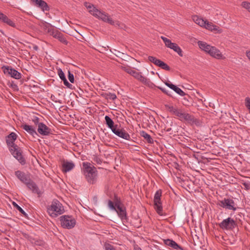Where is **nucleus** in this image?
Segmentation results:
<instances>
[{
  "mask_svg": "<svg viewBox=\"0 0 250 250\" xmlns=\"http://www.w3.org/2000/svg\"><path fill=\"white\" fill-rule=\"evenodd\" d=\"M42 0H31V1H32L34 3V4L36 5V6H38V5H39V4L40 3V2L42 1Z\"/></svg>",
  "mask_w": 250,
  "mask_h": 250,
  "instance_id": "37998d69",
  "label": "nucleus"
},
{
  "mask_svg": "<svg viewBox=\"0 0 250 250\" xmlns=\"http://www.w3.org/2000/svg\"><path fill=\"white\" fill-rule=\"evenodd\" d=\"M61 226L64 229L73 228L76 223L75 219L71 216L63 215L60 217Z\"/></svg>",
  "mask_w": 250,
  "mask_h": 250,
  "instance_id": "6e6552de",
  "label": "nucleus"
},
{
  "mask_svg": "<svg viewBox=\"0 0 250 250\" xmlns=\"http://www.w3.org/2000/svg\"><path fill=\"white\" fill-rule=\"evenodd\" d=\"M8 17L3 14V13H1L0 12V20L3 21V22H5V21L7 20Z\"/></svg>",
  "mask_w": 250,
  "mask_h": 250,
  "instance_id": "4c0bfd02",
  "label": "nucleus"
},
{
  "mask_svg": "<svg viewBox=\"0 0 250 250\" xmlns=\"http://www.w3.org/2000/svg\"><path fill=\"white\" fill-rule=\"evenodd\" d=\"M103 96L106 99L108 100H114L117 98V96L115 94L110 92L105 93Z\"/></svg>",
  "mask_w": 250,
  "mask_h": 250,
  "instance_id": "c756f323",
  "label": "nucleus"
},
{
  "mask_svg": "<svg viewBox=\"0 0 250 250\" xmlns=\"http://www.w3.org/2000/svg\"><path fill=\"white\" fill-rule=\"evenodd\" d=\"M165 83L167 86L174 90L176 93L179 94L180 95L183 96L184 95V92L180 88L177 87L176 85L171 83L169 82H166Z\"/></svg>",
  "mask_w": 250,
  "mask_h": 250,
  "instance_id": "b1692460",
  "label": "nucleus"
},
{
  "mask_svg": "<svg viewBox=\"0 0 250 250\" xmlns=\"http://www.w3.org/2000/svg\"><path fill=\"white\" fill-rule=\"evenodd\" d=\"M246 55L248 59L250 61V51H247Z\"/></svg>",
  "mask_w": 250,
  "mask_h": 250,
  "instance_id": "a18cd8bd",
  "label": "nucleus"
},
{
  "mask_svg": "<svg viewBox=\"0 0 250 250\" xmlns=\"http://www.w3.org/2000/svg\"><path fill=\"white\" fill-rule=\"evenodd\" d=\"M4 23H6L7 24L11 27H16V24L14 23V22L9 18L7 19V20L5 21Z\"/></svg>",
  "mask_w": 250,
  "mask_h": 250,
  "instance_id": "c9c22d12",
  "label": "nucleus"
},
{
  "mask_svg": "<svg viewBox=\"0 0 250 250\" xmlns=\"http://www.w3.org/2000/svg\"><path fill=\"white\" fill-rule=\"evenodd\" d=\"M29 189L31 190L33 192L39 194L40 191L37 185L31 179L26 184Z\"/></svg>",
  "mask_w": 250,
  "mask_h": 250,
  "instance_id": "412c9836",
  "label": "nucleus"
},
{
  "mask_svg": "<svg viewBox=\"0 0 250 250\" xmlns=\"http://www.w3.org/2000/svg\"><path fill=\"white\" fill-rule=\"evenodd\" d=\"M192 19L195 23H196L200 26L204 28V26L205 25V24L206 23V20H204L203 19L199 17L197 15H194L192 16Z\"/></svg>",
  "mask_w": 250,
  "mask_h": 250,
  "instance_id": "393cba45",
  "label": "nucleus"
},
{
  "mask_svg": "<svg viewBox=\"0 0 250 250\" xmlns=\"http://www.w3.org/2000/svg\"><path fill=\"white\" fill-rule=\"evenodd\" d=\"M161 38L163 41L165 45L167 47L171 49H172L173 51L176 52L180 56L182 57L183 56L182 49L176 43L172 42L169 39L164 36H161Z\"/></svg>",
  "mask_w": 250,
  "mask_h": 250,
  "instance_id": "9b49d317",
  "label": "nucleus"
},
{
  "mask_svg": "<svg viewBox=\"0 0 250 250\" xmlns=\"http://www.w3.org/2000/svg\"><path fill=\"white\" fill-rule=\"evenodd\" d=\"M37 6L40 7L43 11H47L49 10V6L47 3L42 0L40 2Z\"/></svg>",
  "mask_w": 250,
  "mask_h": 250,
  "instance_id": "cd10ccee",
  "label": "nucleus"
},
{
  "mask_svg": "<svg viewBox=\"0 0 250 250\" xmlns=\"http://www.w3.org/2000/svg\"><path fill=\"white\" fill-rule=\"evenodd\" d=\"M160 89H161V90H162L163 92H166V90H165L164 89H163V88H160Z\"/></svg>",
  "mask_w": 250,
  "mask_h": 250,
  "instance_id": "09e8293b",
  "label": "nucleus"
},
{
  "mask_svg": "<svg viewBox=\"0 0 250 250\" xmlns=\"http://www.w3.org/2000/svg\"><path fill=\"white\" fill-rule=\"evenodd\" d=\"M112 132L118 137L126 140H129L130 136L129 134L124 129H120L117 127L112 129Z\"/></svg>",
  "mask_w": 250,
  "mask_h": 250,
  "instance_id": "f3484780",
  "label": "nucleus"
},
{
  "mask_svg": "<svg viewBox=\"0 0 250 250\" xmlns=\"http://www.w3.org/2000/svg\"><path fill=\"white\" fill-rule=\"evenodd\" d=\"M35 124L38 125V132L42 136H47L51 133V129L43 123H39V119L36 118L34 120Z\"/></svg>",
  "mask_w": 250,
  "mask_h": 250,
  "instance_id": "f8f14e48",
  "label": "nucleus"
},
{
  "mask_svg": "<svg viewBox=\"0 0 250 250\" xmlns=\"http://www.w3.org/2000/svg\"><path fill=\"white\" fill-rule=\"evenodd\" d=\"M136 250H142L140 248L138 247L136 249Z\"/></svg>",
  "mask_w": 250,
  "mask_h": 250,
  "instance_id": "de8ad7c7",
  "label": "nucleus"
},
{
  "mask_svg": "<svg viewBox=\"0 0 250 250\" xmlns=\"http://www.w3.org/2000/svg\"><path fill=\"white\" fill-rule=\"evenodd\" d=\"M75 165L72 162L64 161L62 164V171L67 172L72 170Z\"/></svg>",
  "mask_w": 250,
  "mask_h": 250,
  "instance_id": "5701e85b",
  "label": "nucleus"
},
{
  "mask_svg": "<svg viewBox=\"0 0 250 250\" xmlns=\"http://www.w3.org/2000/svg\"><path fill=\"white\" fill-rule=\"evenodd\" d=\"M162 196V190L159 189L157 190L154 196V208L158 213L160 215H163V208L162 206V203L161 202V197Z\"/></svg>",
  "mask_w": 250,
  "mask_h": 250,
  "instance_id": "9d476101",
  "label": "nucleus"
},
{
  "mask_svg": "<svg viewBox=\"0 0 250 250\" xmlns=\"http://www.w3.org/2000/svg\"><path fill=\"white\" fill-rule=\"evenodd\" d=\"M217 205L223 208L228 210L235 211L237 209L236 204L234 201L230 198H224L219 201Z\"/></svg>",
  "mask_w": 250,
  "mask_h": 250,
  "instance_id": "1a4fd4ad",
  "label": "nucleus"
},
{
  "mask_svg": "<svg viewBox=\"0 0 250 250\" xmlns=\"http://www.w3.org/2000/svg\"><path fill=\"white\" fill-rule=\"evenodd\" d=\"M21 127L34 137L38 135L35 128L32 125L24 124L21 125Z\"/></svg>",
  "mask_w": 250,
  "mask_h": 250,
  "instance_id": "aec40b11",
  "label": "nucleus"
},
{
  "mask_svg": "<svg viewBox=\"0 0 250 250\" xmlns=\"http://www.w3.org/2000/svg\"><path fill=\"white\" fill-rule=\"evenodd\" d=\"M141 136L144 137L148 143H153V140L152 139L151 137L148 133L146 132L145 131H142L141 133Z\"/></svg>",
  "mask_w": 250,
  "mask_h": 250,
  "instance_id": "c85d7f7f",
  "label": "nucleus"
},
{
  "mask_svg": "<svg viewBox=\"0 0 250 250\" xmlns=\"http://www.w3.org/2000/svg\"><path fill=\"white\" fill-rule=\"evenodd\" d=\"M2 69L5 75L10 76L15 79H20L21 78V74L16 69L9 66H3Z\"/></svg>",
  "mask_w": 250,
  "mask_h": 250,
  "instance_id": "ddd939ff",
  "label": "nucleus"
},
{
  "mask_svg": "<svg viewBox=\"0 0 250 250\" xmlns=\"http://www.w3.org/2000/svg\"><path fill=\"white\" fill-rule=\"evenodd\" d=\"M241 6L247 9L250 13V2L247 1H243L241 3Z\"/></svg>",
  "mask_w": 250,
  "mask_h": 250,
  "instance_id": "2f4dec72",
  "label": "nucleus"
},
{
  "mask_svg": "<svg viewBox=\"0 0 250 250\" xmlns=\"http://www.w3.org/2000/svg\"><path fill=\"white\" fill-rule=\"evenodd\" d=\"M17 135L15 133H11L7 137L6 143L9 146V149L13 156L22 165L25 163L21 153L18 149V146L14 144V142L17 139Z\"/></svg>",
  "mask_w": 250,
  "mask_h": 250,
  "instance_id": "f03ea898",
  "label": "nucleus"
},
{
  "mask_svg": "<svg viewBox=\"0 0 250 250\" xmlns=\"http://www.w3.org/2000/svg\"><path fill=\"white\" fill-rule=\"evenodd\" d=\"M117 206H119V205L117 204L114 205V203L110 200H109L108 202V207L111 210H115V209L117 208Z\"/></svg>",
  "mask_w": 250,
  "mask_h": 250,
  "instance_id": "7c9ffc66",
  "label": "nucleus"
},
{
  "mask_svg": "<svg viewBox=\"0 0 250 250\" xmlns=\"http://www.w3.org/2000/svg\"><path fill=\"white\" fill-rule=\"evenodd\" d=\"M68 78L69 80V81L71 83H74V75L73 74L71 73L69 71H68Z\"/></svg>",
  "mask_w": 250,
  "mask_h": 250,
  "instance_id": "58836bf2",
  "label": "nucleus"
},
{
  "mask_svg": "<svg viewBox=\"0 0 250 250\" xmlns=\"http://www.w3.org/2000/svg\"><path fill=\"white\" fill-rule=\"evenodd\" d=\"M62 81L63 82V84L67 87H70V86H72V85L68 82L66 78L62 80Z\"/></svg>",
  "mask_w": 250,
  "mask_h": 250,
  "instance_id": "79ce46f5",
  "label": "nucleus"
},
{
  "mask_svg": "<svg viewBox=\"0 0 250 250\" xmlns=\"http://www.w3.org/2000/svg\"><path fill=\"white\" fill-rule=\"evenodd\" d=\"M165 244L176 250H182V248L178 245L174 241L171 239H166L164 240Z\"/></svg>",
  "mask_w": 250,
  "mask_h": 250,
  "instance_id": "4be33fe9",
  "label": "nucleus"
},
{
  "mask_svg": "<svg viewBox=\"0 0 250 250\" xmlns=\"http://www.w3.org/2000/svg\"><path fill=\"white\" fill-rule=\"evenodd\" d=\"M204 28L213 32L215 33L220 34L223 32V30L220 28L219 26L214 24L213 23L209 22L206 20Z\"/></svg>",
  "mask_w": 250,
  "mask_h": 250,
  "instance_id": "a211bd4d",
  "label": "nucleus"
},
{
  "mask_svg": "<svg viewBox=\"0 0 250 250\" xmlns=\"http://www.w3.org/2000/svg\"><path fill=\"white\" fill-rule=\"evenodd\" d=\"M235 226L236 223L235 221L230 217H228V218L223 220L219 224V227L223 229H232L235 227Z\"/></svg>",
  "mask_w": 250,
  "mask_h": 250,
  "instance_id": "4468645a",
  "label": "nucleus"
},
{
  "mask_svg": "<svg viewBox=\"0 0 250 250\" xmlns=\"http://www.w3.org/2000/svg\"><path fill=\"white\" fill-rule=\"evenodd\" d=\"M95 161L99 164H100L102 162V161L98 158L96 157L95 159Z\"/></svg>",
  "mask_w": 250,
  "mask_h": 250,
  "instance_id": "c03bdc74",
  "label": "nucleus"
},
{
  "mask_svg": "<svg viewBox=\"0 0 250 250\" xmlns=\"http://www.w3.org/2000/svg\"><path fill=\"white\" fill-rule=\"evenodd\" d=\"M58 74L60 77V78L62 80L65 78V76L64 73L62 71V69L61 68L58 69Z\"/></svg>",
  "mask_w": 250,
  "mask_h": 250,
  "instance_id": "f704fd0d",
  "label": "nucleus"
},
{
  "mask_svg": "<svg viewBox=\"0 0 250 250\" xmlns=\"http://www.w3.org/2000/svg\"><path fill=\"white\" fill-rule=\"evenodd\" d=\"M104 247L105 250H116L115 248L109 243H105Z\"/></svg>",
  "mask_w": 250,
  "mask_h": 250,
  "instance_id": "473e14b6",
  "label": "nucleus"
},
{
  "mask_svg": "<svg viewBox=\"0 0 250 250\" xmlns=\"http://www.w3.org/2000/svg\"><path fill=\"white\" fill-rule=\"evenodd\" d=\"M148 59L151 62L154 63L156 66H159L163 69L166 70H170V67L167 64L154 57L149 56Z\"/></svg>",
  "mask_w": 250,
  "mask_h": 250,
  "instance_id": "dca6fc26",
  "label": "nucleus"
},
{
  "mask_svg": "<svg viewBox=\"0 0 250 250\" xmlns=\"http://www.w3.org/2000/svg\"><path fill=\"white\" fill-rule=\"evenodd\" d=\"M166 109L173 115L176 116L181 121H192V118L189 114L184 112L172 104L165 105Z\"/></svg>",
  "mask_w": 250,
  "mask_h": 250,
  "instance_id": "423d86ee",
  "label": "nucleus"
},
{
  "mask_svg": "<svg viewBox=\"0 0 250 250\" xmlns=\"http://www.w3.org/2000/svg\"><path fill=\"white\" fill-rule=\"evenodd\" d=\"M62 81L63 82V84L67 87H70V86H72V85L68 82L66 78L62 80Z\"/></svg>",
  "mask_w": 250,
  "mask_h": 250,
  "instance_id": "a19ab883",
  "label": "nucleus"
},
{
  "mask_svg": "<svg viewBox=\"0 0 250 250\" xmlns=\"http://www.w3.org/2000/svg\"><path fill=\"white\" fill-rule=\"evenodd\" d=\"M48 32L52 35L54 38L58 39L61 42L67 44V42L63 37L62 34L59 31L54 29L52 27L48 28Z\"/></svg>",
  "mask_w": 250,
  "mask_h": 250,
  "instance_id": "2eb2a0df",
  "label": "nucleus"
},
{
  "mask_svg": "<svg viewBox=\"0 0 250 250\" xmlns=\"http://www.w3.org/2000/svg\"><path fill=\"white\" fill-rule=\"evenodd\" d=\"M245 104L246 107L248 108L250 113V98L247 97L245 99Z\"/></svg>",
  "mask_w": 250,
  "mask_h": 250,
  "instance_id": "e433bc0d",
  "label": "nucleus"
},
{
  "mask_svg": "<svg viewBox=\"0 0 250 250\" xmlns=\"http://www.w3.org/2000/svg\"><path fill=\"white\" fill-rule=\"evenodd\" d=\"M16 177L22 183L26 184L30 180V177L28 174L18 170L15 172Z\"/></svg>",
  "mask_w": 250,
  "mask_h": 250,
  "instance_id": "6ab92c4d",
  "label": "nucleus"
},
{
  "mask_svg": "<svg viewBox=\"0 0 250 250\" xmlns=\"http://www.w3.org/2000/svg\"><path fill=\"white\" fill-rule=\"evenodd\" d=\"M48 214L53 218H55L64 212V209L62 204L58 200H53L51 204L47 207Z\"/></svg>",
  "mask_w": 250,
  "mask_h": 250,
  "instance_id": "39448f33",
  "label": "nucleus"
},
{
  "mask_svg": "<svg viewBox=\"0 0 250 250\" xmlns=\"http://www.w3.org/2000/svg\"><path fill=\"white\" fill-rule=\"evenodd\" d=\"M115 211H116L118 216L122 220H124L126 218V212L125 209L119 205L117 206V208Z\"/></svg>",
  "mask_w": 250,
  "mask_h": 250,
  "instance_id": "a878e982",
  "label": "nucleus"
},
{
  "mask_svg": "<svg viewBox=\"0 0 250 250\" xmlns=\"http://www.w3.org/2000/svg\"><path fill=\"white\" fill-rule=\"evenodd\" d=\"M244 186H245V188H246V189H249L250 187H249V185H248V184H246V183H245V184H244Z\"/></svg>",
  "mask_w": 250,
  "mask_h": 250,
  "instance_id": "49530a36",
  "label": "nucleus"
},
{
  "mask_svg": "<svg viewBox=\"0 0 250 250\" xmlns=\"http://www.w3.org/2000/svg\"><path fill=\"white\" fill-rule=\"evenodd\" d=\"M84 5L88 10L89 13L96 18L111 25L123 28V24L120 23L118 21L113 20L107 14L97 9L93 4L85 2Z\"/></svg>",
  "mask_w": 250,
  "mask_h": 250,
  "instance_id": "f257e3e1",
  "label": "nucleus"
},
{
  "mask_svg": "<svg viewBox=\"0 0 250 250\" xmlns=\"http://www.w3.org/2000/svg\"><path fill=\"white\" fill-rule=\"evenodd\" d=\"M113 53L116 56H117L118 57L121 58H123V57H124L125 56V54L124 53L121 52L116 49L114 50Z\"/></svg>",
  "mask_w": 250,
  "mask_h": 250,
  "instance_id": "72a5a7b5",
  "label": "nucleus"
},
{
  "mask_svg": "<svg viewBox=\"0 0 250 250\" xmlns=\"http://www.w3.org/2000/svg\"><path fill=\"white\" fill-rule=\"evenodd\" d=\"M122 68L127 73L129 74L143 83L148 85L152 84L149 79L142 76L141 73H139L129 67H122Z\"/></svg>",
  "mask_w": 250,
  "mask_h": 250,
  "instance_id": "0eeeda50",
  "label": "nucleus"
},
{
  "mask_svg": "<svg viewBox=\"0 0 250 250\" xmlns=\"http://www.w3.org/2000/svg\"><path fill=\"white\" fill-rule=\"evenodd\" d=\"M13 205L14 206V207H15L21 213H25V212L24 211V210L22 209V208L20 207L18 205H17L16 203L14 202L13 203Z\"/></svg>",
  "mask_w": 250,
  "mask_h": 250,
  "instance_id": "ea45409f",
  "label": "nucleus"
},
{
  "mask_svg": "<svg viewBox=\"0 0 250 250\" xmlns=\"http://www.w3.org/2000/svg\"><path fill=\"white\" fill-rule=\"evenodd\" d=\"M198 45L203 51L208 54L211 57L218 60H225L226 56L221 51L215 46L207 44L206 42L199 41Z\"/></svg>",
  "mask_w": 250,
  "mask_h": 250,
  "instance_id": "7ed1b4c3",
  "label": "nucleus"
},
{
  "mask_svg": "<svg viewBox=\"0 0 250 250\" xmlns=\"http://www.w3.org/2000/svg\"><path fill=\"white\" fill-rule=\"evenodd\" d=\"M83 173L88 183L91 184L96 183L97 180L98 171L95 167L89 163L83 164Z\"/></svg>",
  "mask_w": 250,
  "mask_h": 250,
  "instance_id": "20e7f679",
  "label": "nucleus"
},
{
  "mask_svg": "<svg viewBox=\"0 0 250 250\" xmlns=\"http://www.w3.org/2000/svg\"><path fill=\"white\" fill-rule=\"evenodd\" d=\"M104 119L106 125L111 130V131H112L113 128H116V127H118L117 125H114V122L113 120L108 116H105Z\"/></svg>",
  "mask_w": 250,
  "mask_h": 250,
  "instance_id": "bb28decb",
  "label": "nucleus"
},
{
  "mask_svg": "<svg viewBox=\"0 0 250 250\" xmlns=\"http://www.w3.org/2000/svg\"><path fill=\"white\" fill-rule=\"evenodd\" d=\"M151 73L152 74H153V75H154V74H155V73H154V72H153V71H151Z\"/></svg>",
  "mask_w": 250,
  "mask_h": 250,
  "instance_id": "8fccbe9b",
  "label": "nucleus"
}]
</instances>
